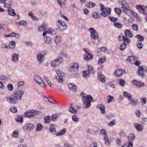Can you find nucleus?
<instances>
[{
    "label": "nucleus",
    "mask_w": 147,
    "mask_h": 147,
    "mask_svg": "<svg viewBox=\"0 0 147 147\" xmlns=\"http://www.w3.org/2000/svg\"><path fill=\"white\" fill-rule=\"evenodd\" d=\"M80 96L82 97V100L84 103L83 108L84 109L88 108L91 105V102L93 101V99L92 97L90 95L84 96V94L81 92Z\"/></svg>",
    "instance_id": "nucleus-1"
},
{
    "label": "nucleus",
    "mask_w": 147,
    "mask_h": 147,
    "mask_svg": "<svg viewBox=\"0 0 147 147\" xmlns=\"http://www.w3.org/2000/svg\"><path fill=\"white\" fill-rule=\"evenodd\" d=\"M41 111H38L35 110H32L31 111H28L25 112L24 115V117H28L29 118H32L35 116L41 114Z\"/></svg>",
    "instance_id": "nucleus-2"
},
{
    "label": "nucleus",
    "mask_w": 147,
    "mask_h": 147,
    "mask_svg": "<svg viewBox=\"0 0 147 147\" xmlns=\"http://www.w3.org/2000/svg\"><path fill=\"white\" fill-rule=\"evenodd\" d=\"M88 30L91 34V37L93 39L96 40L98 38L99 36L98 33L94 29L90 28Z\"/></svg>",
    "instance_id": "nucleus-3"
},
{
    "label": "nucleus",
    "mask_w": 147,
    "mask_h": 147,
    "mask_svg": "<svg viewBox=\"0 0 147 147\" xmlns=\"http://www.w3.org/2000/svg\"><path fill=\"white\" fill-rule=\"evenodd\" d=\"M122 6V9L126 14H128L131 11V10L129 9L128 8L129 7V5L125 1L121 3Z\"/></svg>",
    "instance_id": "nucleus-4"
},
{
    "label": "nucleus",
    "mask_w": 147,
    "mask_h": 147,
    "mask_svg": "<svg viewBox=\"0 0 147 147\" xmlns=\"http://www.w3.org/2000/svg\"><path fill=\"white\" fill-rule=\"evenodd\" d=\"M34 79L37 84H38L41 87H45V84L40 77L38 76H35L34 77Z\"/></svg>",
    "instance_id": "nucleus-5"
},
{
    "label": "nucleus",
    "mask_w": 147,
    "mask_h": 147,
    "mask_svg": "<svg viewBox=\"0 0 147 147\" xmlns=\"http://www.w3.org/2000/svg\"><path fill=\"white\" fill-rule=\"evenodd\" d=\"M7 101L11 104H17L18 101L13 94L7 97Z\"/></svg>",
    "instance_id": "nucleus-6"
},
{
    "label": "nucleus",
    "mask_w": 147,
    "mask_h": 147,
    "mask_svg": "<svg viewBox=\"0 0 147 147\" xmlns=\"http://www.w3.org/2000/svg\"><path fill=\"white\" fill-rule=\"evenodd\" d=\"M7 101L11 104H17L18 101L13 94L7 97Z\"/></svg>",
    "instance_id": "nucleus-7"
},
{
    "label": "nucleus",
    "mask_w": 147,
    "mask_h": 147,
    "mask_svg": "<svg viewBox=\"0 0 147 147\" xmlns=\"http://www.w3.org/2000/svg\"><path fill=\"white\" fill-rule=\"evenodd\" d=\"M57 76L56 75L54 76L55 79L59 83H62L63 82V77L64 75L63 74L61 73L59 71L57 72Z\"/></svg>",
    "instance_id": "nucleus-8"
},
{
    "label": "nucleus",
    "mask_w": 147,
    "mask_h": 147,
    "mask_svg": "<svg viewBox=\"0 0 147 147\" xmlns=\"http://www.w3.org/2000/svg\"><path fill=\"white\" fill-rule=\"evenodd\" d=\"M63 61L61 57L53 60L51 63V66L53 67L57 66L62 62Z\"/></svg>",
    "instance_id": "nucleus-9"
},
{
    "label": "nucleus",
    "mask_w": 147,
    "mask_h": 147,
    "mask_svg": "<svg viewBox=\"0 0 147 147\" xmlns=\"http://www.w3.org/2000/svg\"><path fill=\"white\" fill-rule=\"evenodd\" d=\"M34 125L32 123H27L24 126L23 129L25 131H31L34 129Z\"/></svg>",
    "instance_id": "nucleus-10"
},
{
    "label": "nucleus",
    "mask_w": 147,
    "mask_h": 147,
    "mask_svg": "<svg viewBox=\"0 0 147 147\" xmlns=\"http://www.w3.org/2000/svg\"><path fill=\"white\" fill-rule=\"evenodd\" d=\"M24 94V92L22 90H20L17 91L16 92L13 93V94L18 101L21 99Z\"/></svg>",
    "instance_id": "nucleus-11"
},
{
    "label": "nucleus",
    "mask_w": 147,
    "mask_h": 147,
    "mask_svg": "<svg viewBox=\"0 0 147 147\" xmlns=\"http://www.w3.org/2000/svg\"><path fill=\"white\" fill-rule=\"evenodd\" d=\"M125 73V71L121 69H119L115 71L114 73V75L117 77L121 76Z\"/></svg>",
    "instance_id": "nucleus-12"
},
{
    "label": "nucleus",
    "mask_w": 147,
    "mask_h": 147,
    "mask_svg": "<svg viewBox=\"0 0 147 147\" xmlns=\"http://www.w3.org/2000/svg\"><path fill=\"white\" fill-rule=\"evenodd\" d=\"M78 68V64L77 63H75L71 67L70 71L72 73H73L74 72H77Z\"/></svg>",
    "instance_id": "nucleus-13"
},
{
    "label": "nucleus",
    "mask_w": 147,
    "mask_h": 147,
    "mask_svg": "<svg viewBox=\"0 0 147 147\" xmlns=\"http://www.w3.org/2000/svg\"><path fill=\"white\" fill-rule=\"evenodd\" d=\"M132 82L134 84L138 87H143L144 86V84L141 81H138L136 80H134Z\"/></svg>",
    "instance_id": "nucleus-14"
},
{
    "label": "nucleus",
    "mask_w": 147,
    "mask_h": 147,
    "mask_svg": "<svg viewBox=\"0 0 147 147\" xmlns=\"http://www.w3.org/2000/svg\"><path fill=\"white\" fill-rule=\"evenodd\" d=\"M58 22L60 25L59 29L62 31H65L67 28V26L65 24L64 22H62L60 20H58Z\"/></svg>",
    "instance_id": "nucleus-15"
},
{
    "label": "nucleus",
    "mask_w": 147,
    "mask_h": 147,
    "mask_svg": "<svg viewBox=\"0 0 147 147\" xmlns=\"http://www.w3.org/2000/svg\"><path fill=\"white\" fill-rule=\"evenodd\" d=\"M44 55L41 53H39L37 56V59L39 63L41 64L44 59Z\"/></svg>",
    "instance_id": "nucleus-16"
},
{
    "label": "nucleus",
    "mask_w": 147,
    "mask_h": 147,
    "mask_svg": "<svg viewBox=\"0 0 147 147\" xmlns=\"http://www.w3.org/2000/svg\"><path fill=\"white\" fill-rule=\"evenodd\" d=\"M144 68L142 66L139 67L137 71V74L140 76L142 78H143L144 76Z\"/></svg>",
    "instance_id": "nucleus-17"
},
{
    "label": "nucleus",
    "mask_w": 147,
    "mask_h": 147,
    "mask_svg": "<svg viewBox=\"0 0 147 147\" xmlns=\"http://www.w3.org/2000/svg\"><path fill=\"white\" fill-rule=\"evenodd\" d=\"M19 57L20 56L18 54L13 53L12 55V60L14 62H17L19 61Z\"/></svg>",
    "instance_id": "nucleus-18"
},
{
    "label": "nucleus",
    "mask_w": 147,
    "mask_h": 147,
    "mask_svg": "<svg viewBox=\"0 0 147 147\" xmlns=\"http://www.w3.org/2000/svg\"><path fill=\"white\" fill-rule=\"evenodd\" d=\"M98 76L99 80L102 82H105V77L102 74L101 71H98Z\"/></svg>",
    "instance_id": "nucleus-19"
},
{
    "label": "nucleus",
    "mask_w": 147,
    "mask_h": 147,
    "mask_svg": "<svg viewBox=\"0 0 147 147\" xmlns=\"http://www.w3.org/2000/svg\"><path fill=\"white\" fill-rule=\"evenodd\" d=\"M97 108L99 109L100 110L101 113L103 114L105 113V107L104 105L103 104H99L97 106Z\"/></svg>",
    "instance_id": "nucleus-20"
},
{
    "label": "nucleus",
    "mask_w": 147,
    "mask_h": 147,
    "mask_svg": "<svg viewBox=\"0 0 147 147\" xmlns=\"http://www.w3.org/2000/svg\"><path fill=\"white\" fill-rule=\"evenodd\" d=\"M129 101L130 102L132 106L135 107L140 104V102L137 100L135 99L131 98Z\"/></svg>",
    "instance_id": "nucleus-21"
},
{
    "label": "nucleus",
    "mask_w": 147,
    "mask_h": 147,
    "mask_svg": "<svg viewBox=\"0 0 147 147\" xmlns=\"http://www.w3.org/2000/svg\"><path fill=\"white\" fill-rule=\"evenodd\" d=\"M55 125L51 124L50 125L49 130L50 132L53 135H56V131L55 128Z\"/></svg>",
    "instance_id": "nucleus-22"
},
{
    "label": "nucleus",
    "mask_w": 147,
    "mask_h": 147,
    "mask_svg": "<svg viewBox=\"0 0 147 147\" xmlns=\"http://www.w3.org/2000/svg\"><path fill=\"white\" fill-rule=\"evenodd\" d=\"M84 58L85 60L90 61L92 59L93 56L88 53H87L84 55Z\"/></svg>",
    "instance_id": "nucleus-23"
},
{
    "label": "nucleus",
    "mask_w": 147,
    "mask_h": 147,
    "mask_svg": "<svg viewBox=\"0 0 147 147\" xmlns=\"http://www.w3.org/2000/svg\"><path fill=\"white\" fill-rule=\"evenodd\" d=\"M137 58V57H136L133 56H131L128 57L127 60L128 61L130 62L131 63L133 64L134 62L136 61Z\"/></svg>",
    "instance_id": "nucleus-24"
},
{
    "label": "nucleus",
    "mask_w": 147,
    "mask_h": 147,
    "mask_svg": "<svg viewBox=\"0 0 147 147\" xmlns=\"http://www.w3.org/2000/svg\"><path fill=\"white\" fill-rule=\"evenodd\" d=\"M8 14L13 16H16V14L14 10L11 8H9L7 9Z\"/></svg>",
    "instance_id": "nucleus-25"
},
{
    "label": "nucleus",
    "mask_w": 147,
    "mask_h": 147,
    "mask_svg": "<svg viewBox=\"0 0 147 147\" xmlns=\"http://www.w3.org/2000/svg\"><path fill=\"white\" fill-rule=\"evenodd\" d=\"M92 16L93 18L96 19L100 18L101 17L100 13H99L98 12L93 13Z\"/></svg>",
    "instance_id": "nucleus-26"
},
{
    "label": "nucleus",
    "mask_w": 147,
    "mask_h": 147,
    "mask_svg": "<svg viewBox=\"0 0 147 147\" xmlns=\"http://www.w3.org/2000/svg\"><path fill=\"white\" fill-rule=\"evenodd\" d=\"M134 125L136 129L138 131H141L143 129L142 126L141 124L135 123L134 124Z\"/></svg>",
    "instance_id": "nucleus-27"
},
{
    "label": "nucleus",
    "mask_w": 147,
    "mask_h": 147,
    "mask_svg": "<svg viewBox=\"0 0 147 147\" xmlns=\"http://www.w3.org/2000/svg\"><path fill=\"white\" fill-rule=\"evenodd\" d=\"M68 87L70 90L74 92L76 91V87L74 85L69 84H68Z\"/></svg>",
    "instance_id": "nucleus-28"
},
{
    "label": "nucleus",
    "mask_w": 147,
    "mask_h": 147,
    "mask_svg": "<svg viewBox=\"0 0 147 147\" xmlns=\"http://www.w3.org/2000/svg\"><path fill=\"white\" fill-rule=\"evenodd\" d=\"M104 140L105 142V144L107 146L109 145L110 143L111 142V140L108 139L106 136H104Z\"/></svg>",
    "instance_id": "nucleus-29"
},
{
    "label": "nucleus",
    "mask_w": 147,
    "mask_h": 147,
    "mask_svg": "<svg viewBox=\"0 0 147 147\" xmlns=\"http://www.w3.org/2000/svg\"><path fill=\"white\" fill-rule=\"evenodd\" d=\"M124 34L126 36L130 38L132 36V33L128 30H126L125 31Z\"/></svg>",
    "instance_id": "nucleus-30"
},
{
    "label": "nucleus",
    "mask_w": 147,
    "mask_h": 147,
    "mask_svg": "<svg viewBox=\"0 0 147 147\" xmlns=\"http://www.w3.org/2000/svg\"><path fill=\"white\" fill-rule=\"evenodd\" d=\"M88 73L90 74H94V69L92 65H88Z\"/></svg>",
    "instance_id": "nucleus-31"
},
{
    "label": "nucleus",
    "mask_w": 147,
    "mask_h": 147,
    "mask_svg": "<svg viewBox=\"0 0 147 147\" xmlns=\"http://www.w3.org/2000/svg\"><path fill=\"white\" fill-rule=\"evenodd\" d=\"M68 111L72 113H76L77 112L76 110L72 107V104L70 105V108L68 109Z\"/></svg>",
    "instance_id": "nucleus-32"
},
{
    "label": "nucleus",
    "mask_w": 147,
    "mask_h": 147,
    "mask_svg": "<svg viewBox=\"0 0 147 147\" xmlns=\"http://www.w3.org/2000/svg\"><path fill=\"white\" fill-rule=\"evenodd\" d=\"M123 95L124 96L127 98L129 101L132 98V97L131 95L130 94L126 92H124Z\"/></svg>",
    "instance_id": "nucleus-33"
},
{
    "label": "nucleus",
    "mask_w": 147,
    "mask_h": 147,
    "mask_svg": "<svg viewBox=\"0 0 147 147\" xmlns=\"http://www.w3.org/2000/svg\"><path fill=\"white\" fill-rule=\"evenodd\" d=\"M66 131V129L65 128H63L57 134H56V136H59L64 135Z\"/></svg>",
    "instance_id": "nucleus-34"
},
{
    "label": "nucleus",
    "mask_w": 147,
    "mask_h": 147,
    "mask_svg": "<svg viewBox=\"0 0 147 147\" xmlns=\"http://www.w3.org/2000/svg\"><path fill=\"white\" fill-rule=\"evenodd\" d=\"M16 120L17 122L22 123L23 122V116L21 115H18L17 118H16Z\"/></svg>",
    "instance_id": "nucleus-35"
},
{
    "label": "nucleus",
    "mask_w": 147,
    "mask_h": 147,
    "mask_svg": "<svg viewBox=\"0 0 147 147\" xmlns=\"http://www.w3.org/2000/svg\"><path fill=\"white\" fill-rule=\"evenodd\" d=\"M53 31L52 30L51 28H50L46 31H45L44 32L43 36H45L47 34V33L50 34H53Z\"/></svg>",
    "instance_id": "nucleus-36"
},
{
    "label": "nucleus",
    "mask_w": 147,
    "mask_h": 147,
    "mask_svg": "<svg viewBox=\"0 0 147 147\" xmlns=\"http://www.w3.org/2000/svg\"><path fill=\"white\" fill-rule=\"evenodd\" d=\"M136 8L138 10L141 9L143 11H145L146 7L142 5H138L136 6Z\"/></svg>",
    "instance_id": "nucleus-37"
},
{
    "label": "nucleus",
    "mask_w": 147,
    "mask_h": 147,
    "mask_svg": "<svg viewBox=\"0 0 147 147\" xmlns=\"http://www.w3.org/2000/svg\"><path fill=\"white\" fill-rule=\"evenodd\" d=\"M55 40L57 44H58L61 42V39L60 36H57L55 38Z\"/></svg>",
    "instance_id": "nucleus-38"
},
{
    "label": "nucleus",
    "mask_w": 147,
    "mask_h": 147,
    "mask_svg": "<svg viewBox=\"0 0 147 147\" xmlns=\"http://www.w3.org/2000/svg\"><path fill=\"white\" fill-rule=\"evenodd\" d=\"M16 42L14 41L10 42L9 44V47L11 49H13L15 47Z\"/></svg>",
    "instance_id": "nucleus-39"
},
{
    "label": "nucleus",
    "mask_w": 147,
    "mask_h": 147,
    "mask_svg": "<svg viewBox=\"0 0 147 147\" xmlns=\"http://www.w3.org/2000/svg\"><path fill=\"white\" fill-rule=\"evenodd\" d=\"M12 2L11 1L9 0L5 3L4 6L5 7L8 8V9L10 8L12 4Z\"/></svg>",
    "instance_id": "nucleus-40"
},
{
    "label": "nucleus",
    "mask_w": 147,
    "mask_h": 147,
    "mask_svg": "<svg viewBox=\"0 0 147 147\" xmlns=\"http://www.w3.org/2000/svg\"><path fill=\"white\" fill-rule=\"evenodd\" d=\"M133 144L132 142L126 143L123 144L122 147H132Z\"/></svg>",
    "instance_id": "nucleus-41"
},
{
    "label": "nucleus",
    "mask_w": 147,
    "mask_h": 147,
    "mask_svg": "<svg viewBox=\"0 0 147 147\" xmlns=\"http://www.w3.org/2000/svg\"><path fill=\"white\" fill-rule=\"evenodd\" d=\"M114 24V26L115 27H116L118 28H121L122 27V24L121 23L119 22H115Z\"/></svg>",
    "instance_id": "nucleus-42"
},
{
    "label": "nucleus",
    "mask_w": 147,
    "mask_h": 147,
    "mask_svg": "<svg viewBox=\"0 0 147 147\" xmlns=\"http://www.w3.org/2000/svg\"><path fill=\"white\" fill-rule=\"evenodd\" d=\"M100 10L102 11V12L106 13L107 9V7L105 8V6L102 4H100Z\"/></svg>",
    "instance_id": "nucleus-43"
},
{
    "label": "nucleus",
    "mask_w": 147,
    "mask_h": 147,
    "mask_svg": "<svg viewBox=\"0 0 147 147\" xmlns=\"http://www.w3.org/2000/svg\"><path fill=\"white\" fill-rule=\"evenodd\" d=\"M135 136H134V134H131L129 135L128 137V140L129 142H131V141L134 140Z\"/></svg>",
    "instance_id": "nucleus-44"
},
{
    "label": "nucleus",
    "mask_w": 147,
    "mask_h": 147,
    "mask_svg": "<svg viewBox=\"0 0 147 147\" xmlns=\"http://www.w3.org/2000/svg\"><path fill=\"white\" fill-rule=\"evenodd\" d=\"M136 45L137 47L140 49H141L142 48L143 46L142 42L140 40H138L136 43Z\"/></svg>",
    "instance_id": "nucleus-45"
},
{
    "label": "nucleus",
    "mask_w": 147,
    "mask_h": 147,
    "mask_svg": "<svg viewBox=\"0 0 147 147\" xmlns=\"http://www.w3.org/2000/svg\"><path fill=\"white\" fill-rule=\"evenodd\" d=\"M82 73L83 76L85 78H87L90 76V74L87 71H83Z\"/></svg>",
    "instance_id": "nucleus-46"
},
{
    "label": "nucleus",
    "mask_w": 147,
    "mask_h": 147,
    "mask_svg": "<svg viewBox=\"0 0 147 147\" xmlns=\"http://www.w3.org/2000/svg\"><path fill=\"white\" fill-rule=\"evenodd\" d=\"M44 41L45 43L47 44H50L51 42V38L48 36H46L44 38Z\"/></svg>",
    "instance_id": "nucleus-47"
},
{
    "label": "nucleus",
    "mask_w": 147,
    "mask_h": 147,
    "mask_svg": "<svg viewBox=\"0 0 147 147\" xmlns=\"http://www.w3.org/2000/svg\"><path fill=\"white\" fill-rule=\"evenodd\" d=\"M106 61V59L105 58H100L98 60L97 63L98 65H99L104 63Z\"/></svg>",
    "instance_id": "nucleus-48"
},
{
    "label": "nucleus",
    "mask_w": 147,
    "mask_h": 147,
    "mask_svg": "<svg viewBox=\"0 0 147 147\" xmlns=\"http://www.w3.org/2000/svg\"><path fill=\"white\" fill-rule=\"evenodd\" d=\"M43 128V126L41 124L39 123L37 124L36 127V131H41Z\"/></svg>",
    "instance_id": "nucleus-49"
},
{
    "label": "nucleus",
    "mask_w": 147,
    "mask_h": 147,
    "mask_svg": "<svg viewBox=\"0 0 147 147\" xmlns=\"http://www.w3.org/2000/svg\"><path fill=\"white\" fill-rule=\"evenodd\" d=\"M126 44L127 43H123L121 44L119 47L120 50L121 51L123 50L126 47Z\"/></svg>",
    "instance_id": "nucleus-50"
},
{
    "label": "nucleus",
    "mask_w": 147,
    "mask_h": 147,
    "mask_svg": "<svg viewBox=\"0 0 147 147\" xmlns=\"http://www.w3.org/2000/svg\"><path fill=\"white\" fill-rule=\"evenodd\" d=\"M135 37L138 39V40H140L141 42L143 41L144 40L143 36L140 34L136 35Z\"/></svg>",
    "instance_id": "nucleus-51"
},
{
    "label": "nucleus",
    "mask_w": 147,
    "mask_h": 147,
    "mask_svg": "<svg viewBox=\"0 0 147 147\" xmlns=\"http://www.w3.org/2000/svg\"><path fill=\"white\" fill-rule=\"evenodd\" d=\"M72 119L74 122H78L79 119L78 118L76 115H73L72 116Z\"/></svg>",
    "instance_id": "nucleus-52"
},
{
    "label": "nucleus",
    "mask_w": 147,
    "mask_h": 147,
    "mask_svg": "<svg viewBox=\"0 0 147 147\" xmlns=\"http://www.w3.org/2000/svg\"><path fill=\"white\" fill-rule=\"evenodd\" d=\"M51 117L48 115L45 118L44 121L45 123L49 124L50 123Z\"/></svg>",
    "instance_id": "nucleus-53"
},
{
    "label": "nucleus",
    "mask_w": 147,
    "mask_h": 147,
    "mask_svg": "<svg viewBox=\"0 0 147 147\" xmlns=\"http://www.w3.org/2000/svg\"><path fill=\"white\" fill-rule=\"evenodd\" d=\"M19 136V132L18 131L16 130L15 131L13 132L12 136L13 138H17Z\"/></svg>",
    "instance_id": "nucleus-54"
},
{
    "label": "nucleus",
    "mask_w": 147,
    "mask_h": 147,
    "mask_svg": "<svg viewBox=\"0 0 147 147\" xmlns=\"http://www.w3.org/2000/svg\"><path fill=\"white\" fill-rule=\"evenodd\" d=\"M58 3L61 6H62V4H64L66 3V0H57Z\"/></svg>",
    "instance_id": "nucleus-55"
},
{
    "label": "nucleus",
    "mask_w": 147,
    "mask_h": 147,
    "mask_svg": "<svg viewBox=\"0 0 147 147\" xmlns=\"http://www.w3.org/2000/svg\"><path fill=\"white\" fill-rule=\"evenodd\" d=\"M114 11L115 13L118 15H120L121 12V9L119 7H116L114 9Z\"/></svg>",
    "instance_id": "nucleus-56"
},
{
    "label": "nucleus",
    "mask_w": 147,
    "mask_h": 147,
    "mask_svg": "<svg viewBox=\"0 0 147 147\" xmlns=\"http://www.w3.org/2000/svg\"><path fill=\"white\" fill-rule=\"evenodd\" d=\"M107 98L108 100V103H110L114 99V97L110 95H109L107 97Z\"/></svg>",
    "instance_id": "nucleus-57"
},
{
    "label": "nucleus",
    "mask_w": 147,
    "mask_h": 147,
    "mask_svg": "<svg viewBox=\"0 0 147 147\" xmlns=\"http://www.w3.org/2000/svg\"><path fill=\"white\" fill-rule=\"evenodd\" d=\"M108 18L111 22H115L117 21L118 20L117 18L111 16H109Z\"/></svg>",
    "instance_id": "nucleus-58"
},
{
    "label": "nucleus",
    "mask_w": 147,
    "mask_h": 147,
    "mask_svg": "<svg viewBox=\"0 0 147 147\" xmlns=\"http://www.w3.org/2000/svg\"><path fill=\"white\" fill-rule=\"evenodd\" d=\"M119 83L121 86H123L125 85V81L123 79H121L119 80Z\"/></svg>",
    "instance_id": "nucleus-59"
},
{
    "label": "nucleus",
    "mask_w": 147,
    "mask_h": 147,
    "mask_svg": "<svg viewBox=\"0 0 147 147\" xmlns=\"http://www.w3.org/2000/svg\"><path fill=\"white\" fill-rule=\"evenodd\" d=\"M10 110L11 112L13 113H16L17 112V108L14 107H11L10 108Z\"/></svg>",
    "instance_id": "nucleus-60"
},
{
    "label": "nucleus",
    "mask_w": 147,
    "mask_h": 147,
    "mask_svg": "<svg viewBox=\"0 0 147 147\" xmlns=\"http://www.w3.org/2000/svg\"><path fill=\"white\" fill-rule=\"evenodd\" d=\"M1 47L2 48L5 49L6 51L8 50V46L5 44H3L1 45Z\"/></svg>",
    "instance_id": "nucleus-61"
},
{
    "label": "nucleus",
    "mask_w": 147,
    "mask_h": 147,
    "mask_svg": "<svg viewBox=\"0 0 147 147\" xmlns=\"http://www.w3.org/2000/svg\"><path fill=\"white\" fill-rule=\"evenodd\" d=\"M132 27L134 30L137 31L138 30V26L136 24H134L132 26Z\"/></svg>",
    "instance_id": "nucleus-62"
},
{
    "label": "nucleus",
    "mask_w": 147,
    "mask_h": 147,
    "mask_svg": "<svg viewBox=\"0 0 147 147\" xmlns=\"http://www.w3.org/2000/svg\"><path fill=\"white\" fill-rule=\"evenodd\" d=\"M7 88L9 91H12L13 89V86L11 84H10L8 85Z\"/></svg>",
    "instance_id": "nucleus-63"
},
{
    "label": "nucleus",
    "mask_w": 147,
    "mask_h": 147,
    "mask_svg": "<svg viewBox=\"0 0 147 147\" xmlns=\"http://www.w3.org/2000/svg\"><path fill=\"white\" fill-rule=\"evenodd\" d=\"M58 116L57 114H54L53 115L51 116V120L55 121L56 120Z\"/></svg>",
    "instance_id": "nucleus-64"
}]
</instances>
